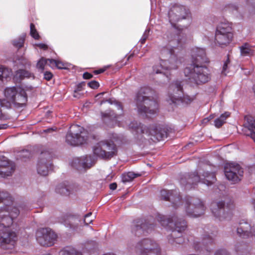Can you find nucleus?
<instances>
[{"mask_svg": "<svg viewBox=\"0 0 255 255\" xmlns=\"http://www.w3.org/2000/svg\"><path fill=\"white\" fill-rule=\"evenodd\" d=\"M230 63L229 55H228V58L226 61L224 62V73H225L226 69L228 67V64Z\"/></svg>", "mask_w": 255, "mask_h": 255, "instance_id": "nucleus-57", "label": "nucleus"}, {"mask_svg": "<svg viewBox=\"0 0 255 255\" xmlns=\"http://www.w3.org/2000/svg\"><path fill=\"white\" fill-rule=\"evenodd\" d=\"M47 60V65L49 67L54 68L56 67L57 60L52 59H46Z\"/></svg>", "mask_w": 255, "mask_h": 255, "instance_id": "nucleus-48", "label": "nucleus"}, {"mask_svg": "<svg viewBox=\"0 0 255 255\" xmlns=\"http://www.w3.org/2000/svg\"><path fill=\"white\" fill-rule=\"evenodd\" d=\"M8 127L7 124L0 125V129H6Z\"/></svg>", "mask_w": 255, "mask_h": 255, "instance_id": "nucleus-62", "label": "nucleus"}, {"mask_svg": "<svg viewBox=\"0 0 255 255\" xmlns=\"http://www.w3.org/2000/svg\"><path fill=\"white\" fill-rule=\"evenodd\" d=\"M52 76V73L50 72H46L44 74V78L48 81L50 80Z\"/></svg>", "mask_w": 255, "mask_h": 255, "instance_id": "nucleus-53", "label": "nucleus"}, {"mask_svg": "<svg viewBox=\"0 0 255 255\" xmlns=\"http://www.w3.org/2000/svg\"><path fill=\"white\" fill-rule=\"evenodd\" d=\"M139 126V124L135 121H133L130 122V123L128 125V127L129 128L135 130L138 128Z\"/></svg>", "mask_w": 255, "mask_h": 255, "instance_id": "nucleus-49", "label": "nucleus"}, {"mask_svg": "<svg viewBox=\"0 0 255 255\" xmlns=\"http://www.w3.org/2000/svg\"><path fill=\"white\" fill-rule=\"evenodd\" d=\"M117 185L116 183H113L110 185V188L112 190H115L117 188Z\"/></svg>", "mask_w": 255, "mask_h": 255, "instance_id": "nucleus-59", "label": "nucleus"}, {"mask_svg": "<svg viewBox=\"0 0 255 255\" xmlns=\"http://www.w3.org/2000/svg\"><path fill=\"white\" fill-rule=\"evenodd\" d=\"M88 133L82 127L77 125H72L66 136V142L73 146L82 144L86 142Z\"/></svg>", "mask_w": 255, "mask_h": 255, "instance_id": "nucleus-9", "label": "nucleus"}, {"mask_svg": "<svg viewBox=\"0 0 255 255\" xmlns=\"http://www.w3.org/2000/svg\"><path fill=\"white\" fill-rule=\"evenodd\" d=\"M183 42L177 35L173 39L170 40L168 44L161 50V54L169 55L168 60H161L159 64L153 67V71L156 74L163 73V70H171L178 68L182 62L181 58L175 54L174 50L182 48Z\"/></svg>", "mask_w": 255, "mask_h": 255, "instance_id": "nucleus-2", "label": "nucleus"}, {"mask_svg": "<svg viewBox=\"0 0 255 255\" xmlns=\"http://www.w3.org/2000/svg\"><path fill=\"white\" fill-rule=\"evenodd\" d=\"M18 64L23 65L25 67H29L30 66V62L24 57H21L18 59Z\"/></svg>", "mask_w": 255, "mask_h": 255, "instance_id": "nucleus-46", "label": "nucleus"}, {"mask_svg": "<svg viewBox=\"0 0 255 255\" xmlns=\"http://www.w3.org/2000/svg\"><path fill=\"white\" fill-rule=\"evenodd\" d=\"M149 33V29H146L145 31H144V33H143L141 38L140 40V41L141 44L144 43V42L146 41V39L148 37Z\"/></svg>", "mask_w": 255, "mask_h": 255, "instance_id": "nucleus-47", "label": "nucleus"}, {"mask_svg": "<svg viewBox=\"0 0 255 255\" xmlns=\"http://www.w3.org/2000/svg\"><path fill=\"white\" fill-rule=\"evenodd\" d=\"M234 37V33H230L229 34H226L225 40H224V45L230 44L232 41Z\"/></svg>", "mask_w": 255, "mask_h": 255, "instance_id": "nucleus-44", "label": "nucleus"}, {"mask_svg": "<svg viewBox=\"0 0 255 255\" xmlns=\"http://www.w3.org/2000/svg\"><path fill=\"white\" fill-rule=\"evenodd\" d=\"M216 181V178L214 173L204 172L200 177L197 173L193 172L188 175L187 178H182L180 180V183L184 186L185 188L189 189L194 187L197 183L201 182L207 185L211 186Z\"/></svg>", "mask_w": 255, "mask_h": 255, "instance_id": "nucleus-7", "label": "nucleus"}, {"mask_svg": "<svg viewBox=\"0 0 255 255\" xmlns=\"http://www.w3.org/2000/svg\"><path fill=\"white\" fill-rule=\"evenodd\" d=\"M56 191L61 195H67L69 194V189L63 185H59L56 188Z\"/></svg>", "mask_w": 255, "mask_h": 255, "instance_id": "nucleus-35", "label": "nucleus"}, {"mask_svg": "<svg viewBox=\"0 0 255 255\" xmlns=\"http://www.w3.org/2000/svg\"><path fill=\"white\" fill-rule=\"evenodd\" d=\"M18 156L22 159H25L31 156V153L28 150H23L19 153Z\"/></svg>", "mask_w": 255, "mask_h": 255, "instance_id": "nucleus-42", "label": "nucleus"}, {"mask_svg": "<svg viewBox=\"0 0 255 255\" xmlns=\"http://www.w3.org/2000/svg\"><path fill=\"white\" fill-rule=\"evenodd\" d=\"M161 197L166 201H170L173 207L178 208L183 203L182 200L177 190H162L160 191Z\"/></svg>", "mask_w": 255, "mask_h": 255, "instance_id": "nucleus-18", "label": "nucleus"}, {"mask_svg": "<svg viewBox=\"0 0 255 255\" xmlns=\"http://www.w3.org/2000/svg\"><path fill=\"white\" fill-rule=\"evenodd\" d=\"M153 90L149 87L141 88L135 99L138 112L140 114L154 115L158 109L157 101L151 97Z\"/></svg>", "mask_w": 255, "mask_h": 255, "instance_id": "nucleus-4", "label": "nucleus"}, {"mask_svg": "<svg viewBox=\"0 0 255 255\" xmlns=\"http://www.w3.org/2000/svg\"><path fill=\"white\" fill-rule=\"evenodd\" d=\"M245 120L244 127L249 130L246 135L250 136L255 142V120L250 116H245Z\"/></svg>", "mask_w": 255, "mask_h": 255, "instance_id": "nucleus-26", "label": "nucleus"}, {"mask_svg": "<svg viewBox=\"0 0 255 255\" xmlns=\"http://www.w3.org/2000/svg\"><path fill=\"white\" fill-rule=\"evenodd\" d=\"M4 94L9 105H13L15 107H21L27 102L26 92L20 87H7Z\"/></svg>", "mask_w": 255, "mask_h": 255, "instance_id": "nucleus-8", "label": "nucleus"}, {"mask_svg": "<svg viewBox=\"0 0 255 255\" xmlns=\"http://www.w3.org/2000/svg\"><path fill=\"white\" fill-rule=\"evenodd\" d=\"M83 95V93H80V91L75 90L73 96L76 98H80Z\"/></svg>", "mask_w": 255, "mask_h": 255, "instance_id": "nucleus-55", "label": "nucleus"}, {"mask_svg": "<svg viewBox=\"0 0 255 255\" xmlns=\"http://www.w3.org/2000/svg\"><path fill=\"white\" fill-rule=\"evenodd\" d=\"M5 100H0V120L4 121L9 119V116L3 114L1 110V107L3 106Z\"/></svg>", "mask_w": 255, "mask_h": 255, "instance_id": "nucleus-40", "label": "nucleus"}, {"mask_svg": "<svg viewBox=\"0 0 255 255\" xmlns=\"http://www.w3.org/2000/svg\"><path fill=\"white\" fill-rule=\"evenodd\" d=\"M60 255H82L81 253L74 248H68L61 251Z\"/></svg>", "mask_w": 255, "mask_h": 255, "instance_id": "nucleus-34", "label": "nucleus"}, {"mask_svg": "<svg viewBox=\"0 0 255 255\" xmlns=\"http://www.w3.org/2000/svg\"><path fill=\"white\" fill-rule=\"evenodd\" d=\"M30 77L33 78V75L30 72L22 69L17 70L15 74V78L20 80L25 78Z\"/></svg>", "mask_w": 255, "mask_h": 255, "instance_id": "nucleus-30", "label": "nucleus"}, {"mask_svg": "<svg viewBox=\"0 0 255 255\" xmlns=\"http://www.w3.org/2000/svg\"><path fill=\"white\" fill-rule=\"evenodd\" d=\"M14 169V163L4 156L0 158V176L1 177L5 178L11 176Z\"/></svg>", "mask_w": 255, "mask_h": 255, "instance_id": "nucleus-21", "label": "nucleus"}, {"mask_svg": "<svg viewBox=\"0 0 255 255\" xmlns=\"http://www.w3.org/2000/svg\"><path fill=\"white\" fill-rule=\"evenodd\" d=\"M162 226L168 227L172 230L171 234L168 236V243L173 247L183 244L184 239L182 233L186 230L187 224L185 221L178 218L176 216L167 217L164 215H159L157 219Z\"/></svg>", "mask_w": 255, "mask_h": 255, "instance_id": "nucleus-3", "label": "nucleus"}, {"mask_svg": "<svg viewBox=\"0 0 255 255\" xmlns=\"http://www.w3.org/2000/svg\"><path fill=\"white\" fill-rule=\"evenodd\" d=\"M215 126L217 128H220L223 124V114H221L219 118L216 119L214 121Z\"/></svg>", "mask_w": 255, "mask_h": 255, "instance_id": "nucleus-45", "label": "nucleus"}, {"mask_svg": "<svg viewBox=\"0 0 255 255\" xmlns=\"http://www.w3.org/2000/svg\"><path fill=\"white\" fill-rule=\"evenodd\" d=\"M212 242V240L209 236H206V238H204L202 242V244L204 246V247L202 248V250L203 251V250L205 249L207 251V253H209L211 250L210 249L206 248L205 246L206 245L211 244Z\"/></svg>", "mask_w": 255, "mask_h": 255, "instance_id": "nucleus-39", "label": "nucleus"}, {"mask_svg": "<svg viewBox=\"0 0 255 255\" xmlns=\"http://www.w3.org/2000/svg\"><path fill=\"white\" fill-rule=\"evenodd\" d=\"M93 151L97 156L103 159H109L116 155L117 147L113 142L101 141L94 147Z\"/></svg>", "mask_w": 255, "mask_h": 255, "instance_id": "nucleus-10", "label": "nucleus"}, {"mask_svg": "<svg viewBox=\"0 0 255 255\" xmlns=\"http://www.w3.org/2000/svg\"><path fill=\"white\" fill-rule=\"evenodd\" d=\"M193 64L187 66L184 73L191 83L200 84L208 82L210 79L208 70L206 66L199 65L209 62L205 50L196 48L192 50Z\"/></svg>", "mask_w": 255, "mask_h": 255, "instance_id": "nucleus-1", "label": "nucleus"}, {"mask_svg": "<svg viewBox=\"0 0 255 255\" xmlns=\"http://www.w3.org/2000/svg\"><path fill=\"white\" fill-rule=\"evenodd\" d=\"M79 222V220L71 218L69 221V226L71 229L75 230L78 227Z\"/></svg>", "mask_w": 255, "mask_h": 255, "instance_id": "nucleus-41", "label": "nucleus"}, {"mask_svg": "<svg viewBox=\"0 0 255 255\" xmlns=\"http://www.w3.org/2000/svg\"><path fill=\"white\" fill-rule=\"evenodd\" d=\"M36 237L38 243L46 247L52 246L57 238L56 235L49 228L38 230L36 233Z\"/></svg>", "mask_w": 255, "mask_h": 255, "instance_id": "nucleus-15", "label": "nucleus"}, {"mask_svg": "<svg viewBox=\"0 0 255 255\" xmlns=\"http://www.w3.org/2000/svg\"><path fill=\"white\" fill-rule=\"evenodd\" d=\"M188 10L185 6L178 4L173 5L168 11L169 22L175 27L174 22L187 18L189 16Z\"/></svg>", "mask_w": 255, "mask_h": 255, "instance_id": "nucleus-16", "label": "nucleus"}, {"mask_svg": "<svg viewBox=\"0 0 255 255\" xmlns=\"http://www.w3.org/2000/svg\"><path fill=\"white\" fill-rule=\"evenodd\" d=\"M101 116L103 121L107 124H110L111 122L116 123L117 119L119 118V116L111 110L107 111L105 113L102 112Z\"/></svg>", "mask_w": 255, "mask_h": 255, "instance_id": "nucleus-27", "label": "nucleus"}, {"mask_svg": "<svg viewBox=\"0 0 255 255\" xmlns=\"http://www.w3.org/2000/svg\"><path fill=\"white\" fill-rule=\"evenodd\" d=\"M232 23L224 20V40H225L226 34L233 33V30L232 26Z\"/></svg>", "mask_w": 255, "mask_h": 255, "instance_id": "nucleus-37", "label": "nucleus"}, {"mask_svg": "<svg viewBox=\"0 0 255 255\" xmlns=\"http://www.w3.org/2000/svg\"><path fill=\"white\" fill-rule=\"evenodd\" d=\"M105 71V69H100L99 70H95L94 73L95 74H99L103 73Z\"/></svg>", "mask_w": 255, "mask_h": 255, "instance_id": "nucleus-60", "label": "nucleus"}, {"mask_svg": "<svg viewBox=\"0 0 255 255\" xmlns=\"http://www.w3.org/2000/svg\"><path fill=\"white\" fill-rule=\"evenodd\" d=\"M83 77L85 79H90L93 77V75L89 73L85 72L83 74Z\"/></svg>", "mask_w": 255, "mask_h": 255, "instance_id": "nucleus-56", "label": "nucleus"}, {"mask_svg": "<svg viewBox=\"0 0 255 255\" xmlns=\"http://www.w3.org/2000/svg\"><path fill=\"white\" fill-rule=\"evenodd\" d=\"M128 247L131 250L140 255H161V249L159 245L149 239L141 240L135 246L129 243Z\"/></svg>", "mask_w": 255, "mask_h": 255, "instance_id": "nucleus-6", "label": "nucleus"}, {"mask_svg": "<svg viewBox=\"0 0 255 255\" xmlns=\"http://www.w3.org/2000/svg\"><path fill=\"white\" fill-rule=\"evenodd\" d=\"M17 241L16 233L10 229H4L0 231V247L5 250L14 248Z\"/></svg>", "mask_w": 255, "mask_h": 255, "instance_id": "nucleus-14", "label": "nucleus"}, {"mask_svg": "<svg viewBox=\"0 0 255 255\" xmlns=\"http://www.w3.org/2000/svg\"><path fill=\"white\" fill-rule=\"evenodd\" d=\"M56 67L58 69H64L65 68V64L60 61L57 60Z\"/></svg>", "mask_w": 255, "mask_h": 255, "instance_id": "nucleus-54", "label": "nucleus"}, {"mask_svg": "<svg viewBox=\"0 0 255 255\" xmlns=\"http://www.w3.org/2000/svg\"><path fill=\"white\" fill-rule=\"evenodd\" d=\"M223 24L221 23L218 25L216 28L215 35V40L216 44H218L219 46H222V45L223 44Z\"/></svg>", "mask_w": 255, "mask_h": 255, "instance_id": "nucleus-28", "label": "nucleus"}, {"mask_svg": "<svg viewBox=\"0 0 255 255\" xmlns=\"http://www.w3.org/2000/svg\"><path fill=\"white\" fill-rule=\"evenodd\" d=\"M24 42V36H21L17 39H15L13 41L12 43L15 47L20 48L23 46Z\"/></svg>", "mask_w": 255, "mask_h": 255, "instance_id": "nucleus-36", "label": "nucleus"}, {"mask_svg": "<svg viewBox=\"0 0 255 255\" xmlns=\"http://www.w3.org/2000/svg\"><path fill=\"white\" fill-rule=\"evenodd\" d=\"M13 198L7 191H0V211L12 208Z\"/></svg>", "mask_w": 255, "mask_h": 255, "instance_id": "nucleus-23", "label": "nucleus"}, {"mask_svg": "<svg viewBox=\"0 0 255 255\" xmlns=\"http://www.w3.org/2000/svg\"><path fill=\"white\" fill-rule=\"evenodd\" d=\"M241 54L242 56H246L253 54V50L251 46L248 43H245L240 47Z\"/></svg>", "mask_w": 255, "mask_h": 255, "instance_id": "nucleus-32", "label": "nucleus"}, {"mask_svg": "<svg viewBox=\"0 0 255 255\" xmlns=\"http://www.w3.org/2000/svg\"><path fill=\"white\" fill-rule=\"evenodd\" d=\"M215 255H223V251H218L215 253Z\"/></svg>", "mask_w": 255, "mask_h": 255, "instance_id": "nucleus-63", "label": "nucleus"}, {"mask_svg": "<svg viewBox=\"0 0 255 255\" xmlns=\"http://www.w3.org/2000/svg\"><path fill=\"white\" fill-rule=\"evenodd\" d=\"M211 210L214 217L220 220L223 214V200L221 196L212 202L211 204Z\"/></svg>", "mask_w": 255, "mask_h": 255, "instance_id": "nucleus-24", "label": "nucleus"}, {"mask_svg": "<svg viewBox=\"0 0 255 255\" xmlns=\"http://www.w3.org/2000/svg\"><path fill=\"white\" fill-rule=\"evenodd\" d=\"M230 115V114L229 112H224V119L229 117Z\"/></svg>", "mask_w": 255, "mask_h": 255, "instance_id": "nucleus-64", "label": "nucleus"}, {"mask_svg": "<svg viewBox=\"0 0 255 255\" xmlns=\"http://www.w3.org/2000/svg\"><path fill=\"white\" fill-rule=\"evenodd\" d=\"M51 156L47 152H41L37 165V170L42 176L47 175L53 169L51 162Z\"/></svg>", "mask_w": 255, "mask_h": 255, "instance_id": "nucleus-17", "label": "nucleus"}, {"mask_svg": "<svg viewBox=\"0 0 255 255\" xmlns=\"http://www.w3.org/2000/svg\"><path fill=\"white\" fill-rule=\"evenodd\" d=\"M113 103L115 104L117 109L121 111V113L119 114V115H122L123 113V106L122 104L116 101H115Z\"/></svg>", "mask_w": 255, "mask_h": 255, "instance_id": "nucleus-52", "label": "nucleus"}, {"mask_svg": "<svg viewBox=\"0 0 255 255\" xmlns=\"http://www.w3.org/2000/svg\"><path fill=\"white\" fill-rule=\"evenodd\" d=\"M30 34L34 39H38L39 37V34L37 33L34 24H30Z\"/></svg>", "mask_w": 255, "mask_h": 255, "instance_id": "nucleus-43", "label": "nucleus"}, {"mask_svg": "<svg viewBox=\"0 0 255 255\" xmlns=\"http://www.w3.org/2000/svg\"><path fill=\"white\" fill-rule=\"evenodd\" d=\"M140 174L137 173H134L132 172H128L126 173H124L122 175V181L124 183L128 182L131 181L135 178L139 176Z\"/></svg>", "mask_w": 255, "mask_h": 255, "instance_id": "nucleus-31", "label": "nucleus"}, {"mask_svg": "<svg viewBox=\"0 0 255 255\" xmlns=\"http://www.w3.org/2000/svg\"><path fill=\"white\" fill-rule=\"evenodd\" d=\"M46 65H47V60H46V59L42 57L37 62L36 67L39 70L42 72Z\"/></svg>", "mask_w": 255, "mask_h": 255, "instance_id": "nucleus-38", "label": "nucleus"}, {"mask_svg": "<svg viewBox=\"0 0 255 255\" xmlns=\"http://www.w3.org/2000/svg\"><path fill=\"white\" fill-rule=\"evenodd\" d=\"M153 225L149 224L142 219H138L133 223L131 232L136 236L144 235L145 233H149L153 228Z\"/></svg>", "mask_w": 255, "mask_h": 255, "instance_id": "nucleus-19", "label": "nucleus"}, {"mask_svg": "<svg viewBox=\"0 0 255 255\" xmlns=\"http://www.w3.org/2000/svg\"><path fill=\"white\" fill-rule=\"evenodd\" d=\"M95 161L91 155H86L81 157L74 158L72 162V166L78 170L89 168L94 164Z\"/></svg>", "mask_w": 255, "mask_h": 255, "instance_id": "nucleus-20", "label": "nucleus"}, {"mask_svg": "<svg viewBox=\"0 0 255 255\" xmlns=\"http://www.w3.org/2000/svg\"><path fill=\"white\" fill-rule=\"evenodd\" d=\"M185 201V207L188 216L196 218L204 214L205 207L199 199L190 197L186 199Z\"/></svg>", "mask_w": 255, "mask_h": 255, "instance_id": "nucleus-12", "label": "nucleus"}, {"mask_svg": "<svg viewBox=\"0 0 255 255\" xmlns=\"http://www.w3.org/2000/svg\"><path fill=\"white\" fill-rule=\"evenodd\" d=\"M40 48L46 50L47 49V45L43 43H39L37 45Z\"/></svg>", "mask_w": 255, "mask_h": 255, "instance_id": "nucleus-58", "label": "nucleus"}, {"mask_svg": "<svg viewBox=\"0 0 255 255\" xmlns=\"http://www.w3.org/2000/svg\"><path fill=\"white\" fill-rule=\"evenodd\" d=\"M92 215V213H88L85 216L84 223L86 225H88L89 224H91L92 223L93 219H88V218L91 216Z\"/></svg>", "mask_w": 255, "mask_h": 255, "instance_id": "nucleus-51", "label": "nucleus"}, {"mask_svg": "<svg viewBox=\"0 0 255 255\" xmlns=\"http://www.w3.org/2000/svg\"><path fill=\"white\" fill-rule=\"evenodd\" d=\"M75 90L80 92L82 91V84H79V85H78Z\"/></svg>", "mask_w": 255, "mask_h": 255, "instance_id": "nucleus-61", "label": "nucleus"}, {"mask_svg": "<svg viewBox=\"0 0 255 255\" xmlns=\"http://www.w3.org/2000/svg\"><path fill=\"white\" fill-rule=\"evenodd\" d=\"M149 133L152 136L151 138L153 141H160L167 137V132L164 128L160 126H153L149 129Z\"/></svg>", "mask_w": 255, "mask_h": 255, "instance_id": "nucleus-25", "label": "nucleus"}, {"mask_svg": "<svg viewBox=\"0 0 255 255\" xmlns=\"http://www.w3.org/2000/svg\"><path fill=\"white\" fill-rule=\"evenodd\" d=\"M193 100V97L184 94L182 82L175 81L170 84L166 99L169 104L188 105Z\"/></svg>", "mask_w": 255, "mask_h": 255, "instance_id": "nucleus-5", "label": "nucleus"}, {"mask_svg": "<svg viewBox=\"0 0 255 255\" xmlns=\"http://www.w3.org/2000/svg\"><path fill=\"white\" fill-rule=\"evenodd\" d=\"M243 174V169L239 164L224 161V175L232 184L239 182Z\"/></svg>", "mask_w": 255, "mask_h": 255, "instance_id": "nucleus-11", "label": "nucleus"}, {"mask_svg": "<svg viewBox=\"0 0 255 255\" xmlns=\"http://www.w3.org/2000/svg\"><path fill=\"white\" fill-rule=\"evenodd\" d=\"M88 86L92 89H97L99 87V84L97 81H92L88 83Z\"/></svg>", "mask_w": 255, "mask_h": 255, "instance_id": "nucleus-50", "label": "nucleus"}, {"mask_svg": "<svg viewBox=\"0 0 255 255\" xmlns=\"http://www.w3.org/2000/svg\"><path fill=\"white\" fill-rule=\"evenodd\" d=\"M236 227L237 235L242 238H249L254 236L253 233L251 231V225L243 220L239 221Z\"/></svg>", "mask_w": 255, "mask_h": 255, "instance_id": "nucleus-22", "label": "nucleus"}, {"mask_svg": "<svg viewBox=\"0 0 255 255\" xmlns=\"http://www.w3.org/2000/svg\"><path fill=\"white\" fill-rule=\"evenodd\" d=\"M23 207L20 206L19 208L13 207L11 209L3 210L0 211V227L7 229L12 224L13 220L19 215L20 212H22Z\"/></svg>", "mask_w": 255, "mask_h": 255, "instance_id": "nucleus-13", "label": "nucleus"}, {"mask_svg": "<svg viewBox=\"0 0 255 255\" xmlns=\"http://www.w3.org/2000/svg\"><path fill=\"white\" fill-rule=\"evenodd\" d=\"M12 74V71L10 69L0 65V81L3 82L6 80Z\"/></svg>", "mask_w": 255, "mask_h": 255, "instance_id": "nucleus-29", "label": "nucleus"}, {"mask_svg": "<svg viewBox=\"0 0 255 255\" xmlns=\"http://www.w3.org/2000/svg\"><path fill=\"white\" fill-rule=\"evenodd\" d=\"M225 207L228 211L232 210L235 207L234 202L232 198L230 196H224V208Z\"/></svg>", "mask_w": 255, "mask_h": 255, "instance_id": "nucleus-33", "label": "nucleus"}]
</instances>
